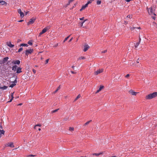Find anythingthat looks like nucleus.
Returning a JSON list of instances; mask_svg holds the SVG:
<instances>
[{
	"mask_svg": "<svg viewBox=\"0 0 157 157\" xmlns=\"http://www.w3.org/2000/svg\"><path fill=\"white\" fill-rule=\"evenodd\" d=\"M148 12L150 15L154 14L155 15V13L151 7L148 9Z\"/></svg>",
	"mask_w": 157,
	"mask_h": 157,
	"instance_id": "3",
	"label": "nucleus"
},
{
	"mask_svg": "<svg viewBox=\"0 0 157 157\" xmlns=\"http://www.w3.org/2000/svg\"><path fill=\"white\" fill-rule=\"evenodd\" d=\"M23 49L22 48H20V49H19L18 52H20Z\"/></svg>",
	"mask_w": 157,
	"mask_h": 157,
	"instance_id": "36",
	"label": "nucleus"
},
{
	"mask_svg": "<svg viewBox=\"0 0 157 157\" xmlns=\"http://www.w3.org/2000/svg\"><path fill=\"white\" fill-rule=\"evenodd\" d=\"M7 145L8 146L11 147H14L13 143L10 142L8 143Z\"/></svg>",
	"mask_w": 157,
	"mask_h": 157,
	"instance_id": "15",
	"label": "nucleus"
},
{
	"mask_svg": "<svg viewBox=\"0 0 157 157\" xmlns=\"http://www.w3.org/2000/svg\"><path fill=\"white\" fill-rule=\"evenodd\" d=\"M20 47L21 46L27 47L28 46V44H21L20 45Z\"/></svg>",
	"mask_w": 157,
	"mask_h": 157,
	"instance_id": "22",
	"label": "nucleus"
},
{
	"mask_svg": "<svg viewBox=\"0 0 157 157\" xmlns=\"http://www.w3.org/2000/svg\"><path fill=\"white\" fill-rule=\"evenodd\" d=\"M81 157H83L81 156Z\"/></svg>",
	"mask_w": 157,
	"mask_h": 157,
	"instance_id": "63",
	"label": "nucleus"
},
{
	"mask_svg": "<svg viewBox=\"0 0 157 157\" xmlns=\"http://www.w3.org/2000/svg\"><path fill=\"white\" fill-rule=\"evenodd\" d=\"M49 59H47L46 60L45 62V64H46L48 63Z\"/></svg>",
	"mask_w": 157,
	"mask_h": 157,
	"instance_id": "41",
	"label": "nucleus"
},
{
	"mask_svg": "<svg viewBox=\"0 0 157 157\" xmlns=\"http://www.w3.org/2000/svg\"><path fill=\"white\" fill-rule=\"evenodd\" d=\"M14 97H13L11 98L10 99V101H8L7 102H11L12 101V100H13V98Z\"/></svg>",
	"mask_w": 157,
	"mask_h": 157,
	"instance_id": "38",
	"label": "nucleus"
},
{
	"mask_svg": "<svg viewBox=\"0 0 157 157\" xmlns=\"http://www.w3.org/2000/svg\"><path fill=\"white\" fill-rule=\"evenodd\" d=\"M38 129L39 131H40L41 130V129L40 128H38Z\"/></svg>",
	"mask_w": 157,
	"mask_h": 157,
	"instance_id": "58",
	"label": "nucleus"
},
{
	"mask_svg": "<svg viewBox=\"0 0 157 157\" xmlns=\"http://www.w3.org/2000/svg\"><path fill=\"white\" fill-rule=\"evenodd\" d=\"M22 105V103H20V104H19L18 105Z\"/></svg>",
	"mask_w": 157,
	"mask_h": 157,
	"instance_id": "57",
	"label": "nucleus"
},
{
	"mask_svg": "<svg viewBox=\"0 0 157 157\" xmlns=\"http://www.w3.org/2000/svg\"><path fill=\"white\" fill-rule=\"evenodd\" d=\"M60 85H59V87H58V88H57V90H59L60 89Z\"/></svg>",
	"mask_w": 157,
	"mask_h": 157,
	"instance_id": "47",
	"label": "nucleus"
},
{
	"mask_svg": "<svg viewBox=\"0 0 157 157\" xmlns=\"http://www.w3.org/2000/svg\"><path fill=\"white\" fill-rule=\"evenodd\" d=\"M94 0H90V1H91V2H93V1H94Z\"/></svg>",
	"mask_w": 157,
	"mask_h": 157,
	"instance_id": "61",
	"label": "nucleus"
},
{
	"mask_svg": "<svg viewBox=\"0 0 157 157\" xmlns=\"http://www.w3.org/2000/svg\"><path fill=\"white\" fill-rule=\"evenodd\" d=\"M90 48V46L87 44H85L84 46L83 51L85 52L86 51Z\"/></svg>",
	"mask_w": 157,
	"mask_h": 157,
	"instance_id": "12",
	"label": "nucleus"
},
{
	"mask_svg": "<svg viewBox=\"0 0 157 157\" xmlns=\"http://www.w3.org/2000/svg\"><path fill=\"white\" fill-rule=\"evenodd\" d=\"M16 85V84L15 83H12V84L10 86H9L10 87L13 88V87L15 86Z\"/></svg>",
	"mask_w": 157,
	"mask_h": 157,
	"instance_id": "29",
	"label": "nucleus"
},
{
	"mask_svg": "<svg viewBox=\"0 0 157 157\" xmlns=\"http://www.w3.org/2000/svg\"><path fill=\"white\" fill-rule=\"evenodd\" d=\"M84 17H82V18H79L80 20H83L84 19Z\"/></svg>",
	"mask_w": 157,
	"mask_h": 157,
	"instance_id": "46",
	"label": "nucleus"
},
{
	"mask_svg": "<svg viewBox=\"0 0 157 157\" xmlns=\"http://www.w3.org/2000/svg\"><path fill=\"white\" fill-rule=\"evenodd\" d=\"M33 72L34 73V74H35L36 73V70H35V69H33Z\"/></svg>",
	"mask_w": 157,
	"mask_h": 157,
	"instance_id": "44",
	"label": "nucleus"
},
{
	"mask_svg": "<svg viewBox=\"0 0 157 157\" xmlns=\"http://www.w3.org/2000/svg\"><path fill=\"white\" fill-rule=\"evenodd\" d=\"M59 109H55L54 110H53L51 112L52 113H55L56 112H57L59 110Z\"/></svg>",
	"mask_w": 157,
	"mask_h": 157,
	"instance_id": "30",
	"label": "nucleus"
},
{
	"mask_svg": "<svg viewBox=\"0 0 157 157\" xmlns=\"http://www.w3.org/2000/svg\"><path fill=\"white\" fill-rule=\"evenodd\" d=\"M36 156V155H27V157H29V156H31V157H34Z\"/></svg>",
	"mask_w": 157,
	"mask_h": 157,
	"instance_id": "39",
	"label": "nucleus"
},
{
	"mask_svg": "<svg viewBox=\"0 0 157 157\" xmlns=\"http://www.w3.org/2000/svg\"><path fill=\"white\" fill-rule=\"evenodd\" d=\"M152 18L153 19H154V20H155V17H152Z\"/></svg>",
	"mask_w": 157,
	"mask_h": 157,
	"instance_id": "56",
	"label": "nucleus"
},
{
	"mask_svg": "<svg viewBox=\"0 0 157 157\" xmlns=\"http://www.w3.org/2000/svg\"><path fill=\"white\" fill-rule=\"evenodd\" d=\"M49 28L50 27L49 26L46 27L42 30V32L44 33H45L47 31V30H48Z\"/></svg>",
	"mask_w": 157,
	"mask_h": 157,
	"instance_id": "13",
	"label": "nucleus"
},
{
	"mask_svg": "<svg viewBox=\"0 0 157 157\" xmlns=\"http://www.w3.org/2000/svg\"><path fill=\"white\" fill-rule=\"evenodd\" d=\"M21 41V40L20 39H18L17 40V42H20V41Z\"/></svg>",
	"mask_w": 157,
	"mask_h": 157,
	"instance_id": "50",
	"label": "nucleus"
},
{
	"mask_svg": "<svg viewBox=\"0 0 157 157\" xmlns=\"http://www.w3.org/2000/svg\"><path fill=\"white\" fill-rule=\"evenodd\" d=\"M139 41L138 42H137L136 44H135L134 46L135 47V48L136 49H137V47L138 46V45L140 44V41H141V38H140V36H139Z\"/></svg>",
	"mask_w": 157,
	"mask_h": 157,
	"instance_id": "8",
	"label": "nucleus"
},
{
	"mask_svg": "<svg viewBox=\"0 0 157 157\" xmlns=\"http://www.w3.org/2000/svg\"><path fill=\"white\" fill-rule=\"evenodd\" d=\"M12 63L15 65H16V64L19 65L20 63V61L18 60L15 61L13 60L12 62Z\"/></svg>",
	"mask_w": 157,
	"mask_h": 157,
	"instance_id": "7",
	"label": "nucleus"
},
{
	"mask_svg": "<svg viewBox=\"0 0 157 157\" xmlns=\"http://www.w3.org/2000/svg\"><path fill=\"white\" fill-rule=\"evenodd\" d=\"M58 91V90L56 89V90L54 92V93H56V92H57V91Z\"/></svg>",
	"mask_w": 157,
	"mask_h": 157,
	"instance_id": "53",
	"label": "nucleus"
},
{
	"mask_svg": "<svg viewBox=\"0 0 157 157\" xmlns=\"http://www.w3.org/2000/svg\"><path fill=\"white\" fill-rule=\"evenodd\" d=\"M74 130V128L73 127H70L69 128V130L71 131H73Z\"/></svg>",
	"mask_w": 157,
	"mask_h": 157,
	"instance_id": "32",
	"label": "nucleus"
},
{
	"mask_svg": "<svg viewBox=\"0 0 157 157\" xmlns=\"http://www.w3.org/2000/svg\"><path fill=\"white\" fill-rule=\"evenodd\" d=\"M101 1L98 0L97 2V4L98 5H100L101 4Z\"/></svg>",
	"mask_w": 157,
	"mask_h": 157,
	"instance_id": "34",
	"label": "nucleus"
},
{
	"mask_svg": "<svg viewBox=\"0 0 157 157\" xmlns=\"http://www.w3.org/2000/svg\"><path fill=\"white\" fill-rule=\"evenodd\" d=\"M7 45L10 48H12L14 46V45L11 44V42L7 43Z\"/></svg>",
	"mask_w": 157,
	"mask_h": 157,
	"instance_id": "18",
	"label": "nucleus"
},
{
	"mask_svg": "<svg viewBox=\"0 0 157 157\" xmlns=\"http://www.w3.org/2000/svg\"><path fill=\"white\" fill-rule=\"evenodd\" d=\"M23 21V20H20L19 21V22H22V21Z\"/></svg>",
	"mask_w": 157,
	"mask_h": 157,
	"instance_id": "55",
	"label": "nucleus"
},
{
	"mask_svg": "<svg viewBox=\"0 0 157 157\" xmlns=\"http://www.w3.org/2000/svg\"><path fill=\"white\" fill-rule=\"evenodd\" d=\"M107 52V50H104V51H103L101 52V53H105L106 52Z\"/></svg>",
	"mask_w": 157,
	"mask_h": 157,
	"instance_id": "43",
	"label": "nucleus"
},
{
	"mask_svg": "<svg viewBox=\"0 0 157 157\" xmlns=\"http://www.w3.org/2000/svg\"><path fill=\"white\" fill-rule=\"evenodd\" d=\"M102 154V152H100L99 153H93V154H92V155H96V156H98L99 155H100Z\"/></svg>",
	"mask_w": 157,
	"mask_h": 157,
	"instance_id": "20",
	"label": "nucleus"
},
{
	"mask_svg": "<svg viewBox=\"0 0 157 157\" xmlns=\"http://www.w3.org/2000/svg\"><path fill=\"white\" fill-rule=\"evenodd\" d=\"M88 6L87 4H86L85 5L83 6L81 8L80 10V11H82L83 10L85 9V8L87 7Z\"/></svg>",
	"mask_w": 157,
	"mask_h": 157,
	"instance_id": "16",
	"label": "nucleus"
},
{
	"mask_svg": "<svg viewBox=\"0 0 157 157\" xmlns=\"http://www.w3.org/2000/svg\"><path fill=\"white\" fill-rule=\"evenodd\" d=\"M103 87H104L103 86H100V87L99 88V89L98 90H97V91H96V93H98V92H99L101 90V89L102 88H103Z\"/></svg>",
	"mask_w": 157,
	"mask_h": 157,
	"instance_id": "17",
	"label": "nucleus"
},
{
	"mask_svg": "<svg viewBox=\"0 0 157 157\" xmlns=\"http://www.w3.org/2000/svg\"><path fill=\"white\" fill-rule=\"evenodd\" d=\"M13 93H11V96L12 97V98L13 97Z\"/></svg>",
	"mask_w": 157,
	"mask_h": 157,
	"instance_id": "49",
	"label": "nucleus"
},
{
	"mask_svg": "<svg viewBox=\"0 0 157 157\" xmlns=\"http://www.w3.org/2000/svg\"><path fill=\"white\" fill-rule=\"evenodd\" d=\"M0 128H2V127L1 125V124H0Z\"/></svg>",
	"mask_w": 157,
	"mask_h": 157,
	"instance_id": "54",
	"label": "nucleus"
},
{
	"mask_svg": "<svg viewBox=\"0 0 157 157\" xmlns=\"http://www.w3.org/2000/svg\"><path fill=\"white\" fill-rule=\"evenodd\" d=\"M36 19L35 18L33 17L30 19L28 23V25H30L33 24L35 21Z\"/></svg>",
	"mask_w": 157,
	"mask_h": 157,
	"instance_id": "5",
	"label": "nucleus"
},
{
	"mask_svg": "<svg viewBox=\"0 0 157 157\" xmlns=\"http://www.w3.org/2000/svg\"><path fill=\"white\" fill-rule=\"evenodd\" d=\"M6 3V2L0 0V3L2 5H4Z\"/></svg>",
	"mask_w": 157,
	"mask_h": 157,
	"instance_id": "24",
	"label": "nucleus"
},
{
	"mask_svg": "<svg viewBox=\"0 0 157 157\" xmlns=\"http://www.w3.org/2000/svg\"><path fill=\"white\" fill-rule=\"evenodd\" d=\"M92 121L91 120H90L89 121L86 122L84 124V126H86L89 124L90 122Z\"/></svg>",
	"mask_w": 157,
	"mask_h": 157,
	"instance_id": "27",
	"label": "nucleus"
},
{
	"mask_svg": "<svg viewBox=\"0 0 157 157\" xmlns=\"http://www.w3.org/2000/svg\"><path fill=\"white\" fill-rule=\"evenodd\" d=\"M140 29V27H133L132 28H131V30H133L134 29Z\"/></svg>",
	"mask_w": 157,
	"mask_h": 157,
	"instance_id": "26",
	"label": "nucleus"
},
{
	"mask_svg": "<svg viewBox=\"0 0 157 157\" xmlns=\"http://www.w3.org/2000/svg\"><path fill=\"white\" fill-rule=\"evenodd\" d=\"M72 68H74V66H72Z\"/></svg>",
	"mask_w": 157,
	"mask_h": 157,
	"instance_id": "59",
	"label": "nucleus"
},
{
	"mask_svg": "<svg viewBox=\"0 0 157 157\" xmlns=\"http://www.w3.org/2000/svg\"><path fill=\"white\" fill-rule=\"evenodd\" d=\"M33 52V50L32 49H30L27 50L25 51V54L28 56V54H31Z\"/></svg>",
	"mask_w": 157,
	"mask_h": 157,
	"instance_id": "4",
	"label": "nucleus"
},
{
	"mask_svg": "<svg viewBox=\"0 0 157 157\" xmlns=\"http://www.w3.org/2000/svg\"><path fill=\"white\" fill-rule=\"evenodd\" d=\"M81 97V95L80 94H78L77 97L75 99L74 101H76L77 100H78L79 98Z\"/></svg>",
	"mask_w": 157,
	"mask_h": 157,
	"instance_id": "25",
	"label": "nucleus"
},
{
	"mask_svg": "<svg viewBox=\"0 0 157 157\" xmlns=\"http://www.w3.org/2000/svg\"><path fill=\"white\" fill-rule=\"evenodd\" d=\"M28 44L30 45H32L33 44V40H29L28 41Z\"/></svg>",
	"mask_w": 157,
	"mask_h": 157,
	"instance_id": "23",
	"label": "nucleus"
},
{
	"mask_svg": "<svg viewBox=\"0 0 157 157\" xmlns=\"http://www.w3.org/2000/svg\"><path fill=\"white\" fill-rule=\"evenodd\" d=\"M41 124H36V125L35 126V127H34V129H37V128H36V127H37V126L41 127Z\"/></svg>",
	"mask_w": 157,
	"mask_h": 157,
	"instance_id": "28",
	"label": "nucleus"
},
{
	"mask_svg": "<svg viewBox=\"0 0 157 157\" xmlns=\"http://www.w3.org/2000/svg\"><path fill=\"white\" fill-rule=\"evenodd\" d=\"M5 133V131L3 130H0V138L2 135H4Z\"/></svg>",
	"mask_w": 157,
	"mask_h": 157,
	"instance_id": "19",
	"label": "nucleus"
},
{
	"mask_svg": "<svg viewBox=\"0 0 157 157\" xmlns=\"http://www.w3.org/2000/svg\"><path fill=\"white\" fill-rule=\"evenodd\" d=\"M85 58L84 57H83V56H81L80 57H79L78 59V60H80V59H85Z\"/></svg>",
	"mask_w": 157,
	"mask_h": 157,
	"instance_id": "33",
	"label": "nucleus"
},
{
	"mask_svg": "<svg viewBox=\"0 0 157 157\" xmlns=\"http://www.w3.org/2000/svg\"><path fill=\"white\" fill-rule=\"evenodd\" d=\"M103 71V69L102 68L99 69L97 71H95L94 74V75H97L99 74L102 73Z\"/></svg>",
	"mask_w": 157,
	"mask_h": 157,
	"instance_id": "2",
	"label": "nucleus"
},
{
	"mask_svg": "<svg viewBox=\"0 0 157 157\" xmlns=\"http://www.w3.org/2000/svg\"><path fill=\"white\" fill-rule=\"evenodd\" d=\"M17 65H13L12 67V70L15 72L17 68Z\"/></svg>",
	"mask_w": 157,
	"mask_h": 157,
	"instance_id": "14",
	"label": "nucleus"
},
{
	"mask_svg": "<svg viewBox=\"0 0 157 157\" xmlns=\"http://www.w3.org/2000/svg\"><path fill=\"white\" fill-rule=\"evenodd\" d=\"M86 21V20H84V21H83V22H81V26H82L83 24Z\"/></svg>",
	"mask_w": 157,
	"mask_h": 157,
	"instance_id": "40",
	"label": "nucleus"
},
{
	"mask_svg": "<svg viewBox=\"0 0 157 157\" xmlns=\"http://www.w3.org/2000/svg\"><path fill=\"white\" fill-rule=\"evenodd\" d=\"M13 82L14 83H15L17 82V80H16V79Z\"/></svg>",
	"mask_w": 157,
	"mask_h": 157,
	"instance_id": "48",
	"label": "nucleus"
},
{
	"mask_svg": "<svg viewBox=\"0 0 157 157\" xmlns=\"http://www.w3.org/2000/svg\"><path fill=\"white\" fill-rule=\"evenodd\" d=\"M73 39V38L72 37L69 40V42H70Z\"/></svg>",
	"mask_w": 157,
	"mask_h": 157,
	"instance_id": "52",
	"label": "nucleus"
},
{
	"mask_svg": "<svg viewBox=\"0 0 157 157\" xmlns=\"http://www.w3.org/2000/svg\"><path fill=\"white\" fill-rule=\"evenodd\" d=\"M136 62L137 63H139V62L138 61H137Z\"/></svg>",
	"mask_w": 157,
	"mask_h": 157,
	"instance_id": "62",
	"label": "nucleus"
},
{
	"mask_svg": "<svg viewBox=\"0 0 157 157\" xmlns=\"http://www.w3.org/2000/svg\"><path fill=\"white\" fill-rule=\"evenodd\" d=\"M8 59L9 58L7 57L4 58L2 60H1V64H4L7 62Z\"/></svg>",
	"mask_w": 157,
	"mask_h": 157,
	"instance_id": "6",
	"label": "nucleus"
},
{
	"mask_svg": "<svg viewBox=\"0 0 157 157\" xmlns=\"http://www.w3.org/2000/svg\"><path fill=\"white\" fill-rule=\"evenodd\" d=\"M64 121H66L67 120V119H64Z\"/></svg>",
	"mask_w": 157,
	"mask_h": 157,
	"instance_id": "60",
	"label": "nucleus"
},
{
	"mask_svg": "<svg viewBox=\"0 0 157 157\" xmlns=\"http://www.w3.org/2000/svg\"><path fill=\"white\" fill-rule=\"evenodd\" d=\"M44 33H42V32L41 31V32H40L39 35L38 37H40L41 36V35L43 34Z\"/></svg>",
	"mask_w": 157,
	"mask_h": 157,
	"instance_id": "37",
	"label": "nucleus"
},
{
	"mask_svg": "<svg viewBox=\"0 0 157 157\" xmlns=\"http://www.w3.org/2000/svg\"><path fill=\"white\" fill-rule=\"evenodd\" d=\"M71 72L72 73V74H75V73H76L75 72H74V71H71Z\"/></svg>",
	"mask_w": 157,
	"mask_h": 157,
	"instance_id": "51",
	"label": "nucleus"
},
{
	"mask_svg": "<svg viewBox=\"0 0 157 157\" xmlns=\"http://www.w3.org/2000/svg\"><path fill=\"white\" fill-rule=\"evenodd\" d=\"M92 2H91L90 0L88 1L87 2L86 4H87V5L88 6V5L89 4L91 3H92Z\"/></svg>",
	"mask_w": 157,
	"mask_h": 157,
	"instance_id": "35",
	"label": "nucleus"
},
{
	"mask_svg": "<svg viewBox=\"0 0 157 157\" xmlns=\"http://www.w3.org/2000/svg\"><path fill=\"white\" fill-rule=\"evenodd\" d=\"M70 35H69V36H67L66 38L63 41V42H65V41H66L70 37Z\"/></svg>",
	"mask_w": 157,
	"mask_h": 157,
	"instance_id": "31",
	"label": "nucleus"
},
{
	"mask_svg": "<svg viewBox=\"0 0 157 157\" xmlns=\"http://www.w3.org/2000/svg\"><path fill=\"white\" fill-rule=\"evenodd\" d=\"M18 13L19 14H20V15L21 17V18L23 17L24 16V13H23L21 12V9H18Z\"/></svg>",
	"mask_w": 157,
	"mask_h": 157,
	"instance_id": "10",
	"label": "nucleus"
},
{
	"mask_svg": "<svg viewBox=\"0 0 157 157\" xmlns=\"http://www.w3.org/2000/svg\"><path fill=\"white\" fill-rule=\"evenodd\" d=\"M157 96V92H155L147 95L145 97L147 99L150 100L154 98Z\"/></svg>",
	"mask_w": 157,
	"mask_h": 157,
	"instance_id": "1",
	"label": "nucleus"
},
{
	"mask_svg": "<svg viewBox=\"0 0 157 157\" xmlns=\"http://www.w3.org/2000/svg\"><path fill=\"white\" fill-rule=\"evenodd\" d=\"M128 92L130 94H131L132 95L135 96L138 93L137 92L134 91L132 90H129Z\"/></svg>",
	"mask_w": 157,
	"mask_h": 157,
	"instance_id": "9",
	"label": "nucleus"
},
{
	"mask_svg": "<svg viewBox=\"0 0 157 157\" xmlns=\"http://www.w3.org/2000/svg\"><path fill=\"white\" fill-rule=\"evenodd\" d=\"M130 75L129 74H128L127 75L125 76V77L126 78H128V77Z\"/></svg>",
	"mask_w": 157,
	"mask_h": 157,
	"instance_id": "45",
	"label": "nucleus"
},
{
	"mask_svg": "<svg viewBox=\"0 0 157 157\" xmlns=\"http://www.w3.org/2000/svg\"><path fill=\"white\" fill-rule=\"evenodd\" d=\"M21 69H22L21 67H18L16 71V73L17 74L21 73V72H22Z\"/></svg>",
	"mask_w": 157,
	"mask_h": 157,
	"instance_id": "11",
	"label": "nucleus"
},
{
	"mask_svg": "<svg viewBox=\"0 0 157 157\" xmlns=\"http://www.w3.org/2000/svg\"><path fill=\"white\" fill-rule=\"evenodd\" d=\"M132 15H128L127 16V17H128L129 18H132Z\"/></svg>",
	"mask_w": 157,
	"mask_h": 157,
	"instance_id": "42",
	"label": "nucleus"
},
{
	"mask_svg": "<svg viewBox=\"0 0 157 157\" xmlns=\"http://www.w3.org/2000/svg\"><path fill=\"white\" fill-rule=\"evenodd\" d=\"M8 88V86H4L3 87H0V88L1 89H2L3 90H6Z\"/></svg>",
	"mask_w": 157,
	"mask_h": 157,
	"instance_id": "21",
	"label": "nucleus"
}]
</instances>
